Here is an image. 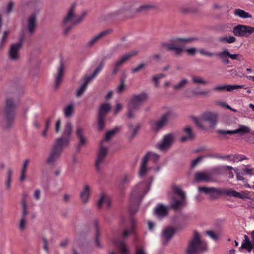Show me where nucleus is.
<instances>
[{
    "instance_id": "f257e3e1",
    "label": "nucleus",
    "mask_w": 254,
    "mask_h": 254,
    "mask_svg": "<svg viewBox=\"0 0 254 254\" xmlns=\"http://www.w3.org/2000/svg\"><path fill=\"white\" fill-rule=\"evenodd\" d=\"M146 162L141 160L138 176L140 178L148 177L147 180L141 182L135 185L132 189L130 195L129 211L131 213H136L139 204L145 195L149 191L153 177L150 175L151 168L148 167Z\"/></svg>"
},
{
    "instance_id": "f03ea898",
    "label": "nucleus",
    "mask_w": 254,
    "mask_h": 254,
    "mask_svg": "<svg viewBox=\"0 0 254 254\" xmlns=\"http://www.w3.org/2000/svg\"><path fill=\"white\" fill-rule=\"evenodd\" d=\"M192 120L195 126L201 129L206 128L205 122L207 123L209 127L213 128L217 123L218 114L214 112L206 111L202 113L199 118L192 117Z\"/></svg>"
},
{
    "instance_id": "7ed1b4c3",
    "label": "nucleus",
    "mask_w": 254,
    "mask_h": 254,
    "mask_svg": "<svg viewBox=\"0 0 254 254\" xmlns=\"http://www.w3.org/2000/svg\"><path fill=\"white\" fill-rule=\"evenodd\" d=\"M192 38H177L172 40L171 43H162L161 47L167 51H173L176 55H180L185 50L184 45L188 42L191 41Z\"/></svg>"
},
{
    "instance_id": "20e7f679",
    "label": "nucleus",
    "mask_w": 254,
    "mask_h": 254,
    "mask_svg": "<svg viewBox=\"0 0 254 254\" xmlns=\"http://www.w3.org/2000/svg\"><path fill=\"white\" fill-rule=\"evenodd\" d=\"M15 106L12 98H7L5 100V107L3 110V118L5 122V127H9L14 121Z\"/></svg>"
},
{
    "instance_id": "39448f33",
    "label": "nucleus",
    "mask_w": 254,
    "mask_h": 254,
    "mask_svg": "<svg viewBox=\"0 0 254 254\" xmlns=\"http://www.w3.org/2000/svg\"><path fill=\"white\" fill-rule=\"evenodd\" d=\"M206 247V242L201 239L200 235L197 233H194L186 252L188 254H194L205 250Z\"/></svg>"
},
{
    "instance_id": "423d86ee",
    "label": "nucleus",
    "mask_w": 254,
    "mask_h": 254,
    "mask_svg": "<svg viewBox=\"0 0 254 254\" xmlns=\"http://www.w3.org/2000/svg\"><path fill=\"white\" fill-rule=\"evenodd\" d=\"M173 196L171 206L174 209H179L186 204L185 192L178 186L172 187Z\"/></svg>"
},
{
    "instance_id": "0eeeda50",
    "label": "nucleus",
    "mask_w": 254,
    "mask_h": 254,
    "mask_svg": "<svg viewBox=\"0 0 254 254\" xmlns=\"http://www.w3.org/2000/svg\"><path fill=\"white\" fill-rule=\"evenodd\" d=\"M76 3H72L67 8L65 16H64V33L70 30L74 25L76 15L75 9Z\"/></svg>"
},
{
    "instance_id": "6e6552de",
    "label": "nucleus",
    "mask_w": 254,
    "mask_h": 254,
    "mask_svg": "<svg viewBox=\"0 0 254 254\" xmlns=\"http://www.w3.org/2000/svg\"><path fill=\"white\" fill-rule=\"evenodd\" d=\"M23 36L19 38V41L17 43L12 44L8 51V57L12 61H17L20 58L19 51L22 47Z\"/></svg>"
},
{
    "instance_id": "1a4fd4ad",
    "label": "nucleus",
    "mask_w": 254,
    "mask_h": 254,
    "mask_svg": "<svg viewBox=\"0 0 254 254\" xmlns=\"http://www.w3.org/2000/svg\"><path fill=\"white\" fill-rule=\"evenodd\" d=\"M174 116L175 115L172 111H169L167 112L161 116L159 120L151 123L152 128L155 130L160 129L164 127L168 122L174 118Z\"/></svg>"
},
{
    "instance_id": "9d476101",
    "label": "nucleus",
    "mask_w": 254,
    "mask_h": 254,
    "mask_svg": "<svg viewBox=\"0 0 254 254\" xmlns=\"http://www.w3.org/2000/svg\"><path fill=\"white\" fill-rule=\"evenodd\" d=\"M233 32L237 36L248 37L254 32V27L240 24L234 27Z\"/></svg>"
},
{
    "instance_id": "9b49d317",
    "label": "nucleus",
    "mask_w": 254,
    "mask_h": 254,
    "mask_svg": "<svg viewBox=\"0 0 254 254\" xmlns=\"http://www.w3.org/2000/svg\"><path fill=\"white\" fill-rule=\"evenodd\" d=\"M251 131V129L249 127L243 125H239L237 129L232 130L224 129H220L217 130V132L221 135H225L227 134L231 135L233 134H239L240 135H243L250 133Z\"/></svg>"
},
{
    "instance_id": "f8f14e48",
    "label": "nucleus",
    "mask_w": 254,
    "mask_h": 254,
    "mask_svg": "<svg viewBox=\"0 0 254 254\" xmlns=\"http://www.w3.org/2000/svg\"><path fill=\"white\" fill-rule=\"evenodd\" d=\"M107 152V148L105 147L104 145L100 144L95 161V167L97 171H99L101 169L102 165L104 163Z\"/></svg>"
},
{
    "instance_id": "ddd939ff",
    "label": "nucleus",
    "mask_w": 254,
    "mask_h": 254,
    "mask_svg": "<svg viewBox=\"0 0 254 254\" xmlns=\"http://www.w3.org/2000/svg\"><path fill=\"white\" fill-rule=\"evenodd\" d=\"M176 135L174 133H169L165 135L162 139V140L157 145V148L161 150L167 149L173 144Z\"/></svg>"
},
{
    "instance_id": "4468645a",
    "label": "nucleus",
    "mask_w": 254,
    "mask_h": 254,
    "mask_svg": "<svg viewBox=\"0 0 254 254\" xmlns=\"http://www.w3.org/2000/svg\"><path fill=\"white\" fill-rule=\"evenodd\" d=\"M148 98V94L143 92L139 94L133 95L128 103L130 104L131 107H133L134 106L139 109L141 104L147 100Z\"/></svg>"
},
{
    "instance_id": "2eb2a0df",
    "label": "nucleus",
    "mask_w": 254,
    "mask_h": 254,
    "mask_svg": "<svg viewBox=\"0 0 254 254\" xmlns=\"http://www.w3.org/2000/svg\"><path fill=\"white\" fill-rule=\"evenodd\" d=\"M250 193L251 192L248 190L242 191L241 192H239L233 189H225V195L244 199L250 198Z\"/></svg>"
},
{
    "instance_id": "dca6fc26",
    "label": "nucleus",
    "mask_w": 254,
    "mask_h": 254,
    "mask_svg": "<svg viewBox=\"0 0 254 254\" xmlns=\"http://www.w3.org/2000/svg\"><path fill=\"white\" fill-rule=\"evenodd\" d=\"M91 190L92 187L90 185L85 184L83 186L79 194L80 199L82 203L86 204L89 202Z\"/></svg>"
},
{
    "instance_id": "f3484780",
    "label": "nucleus",
    "mask_w": 254,
    "mask_h": 254,
    "mask_svg": "<svg viewBox=\"0 0 254 254\" xmlns=\"http://www.w3.org/2000/svg\"><path fill=\"white\" fill-rule=\"evenodd\" d=\"M198 190L200 192H203L205 194L214 196V195L224 194L225 193V189L199 187Z\"/></svg>"
},
{
    "instance_id": "a211bd4d",
    "label": "nucleus",
    "mask_w": 254,
    "mask_h": 254,
    "mask_svg": "<svg viewBox=\"0 0 254 254\" xmlns=\"http://www.w3.org/2000/svg\"><path fill=\"white\" fill-rule=\"evenodd\" d=\"M244 238L241 248L247 250L248 252H251L253 249L254 253V230L251 233V240L247 235H244Z\"/></svg>"
},
{
    "instance_id": "6ab92c4d",
    "label": "nucleus",
    "mask_w": 254,
    "mask_h": 254,
    "mask_svg": "<svg viewBox=\"0 0 254 254\" xmlns=\"http://www.w3.org/2000/svg\"><path fill=\"white\" fill-rule=\"evenodd\" d=\"M176 229L172 227H166L162 232L161 238L164 244H167L174 235Z\"/></svg>"
},
{
    "instance_id": "aec40b11",
    "label": "nucleus",
    "mask_w": 254,
    "mask_h": 254,
    "mask_svg": "<svg viewBox=\"0 0 254 254\" xmlns=\"http://www.w3.org/2000/svg\"><path fill=\"white\" fill-rule=\"evenodd\" d=\"M138 51L136 50H134L128 52L127 53H126L116 61V66L117 67H119L125 62L129 60L132 57L136 56L138 54Z\"/></svg>"
},
{
    "instance_id": "412c9836",
    "label": "nucleus",
    "mask_w": 254,
    "mask_h": 254,
    "mask_svg": "<svg viewBox=\"0 0 254 254\" xmlns=\"http://www.w3.org/2000/svg\"><path fill=\"white\" fill-rule=\"evenodd\" d=\"M26 22L28 32L32 35L34 32L37 25L36 15L35 13L31 14L27 18Z\"/></svg>"
},
{
    "instance_id": "4be33fe9",
    "label": "nucleus",
    "mask_w": 254,
    "mask_h": 254,
    "mask_svg": "<svg viewBox=\"0 0 254 254\" xmlns=\"http://www.w3.org/2000/svg\"><path fill=\"white\" fill-rule=\"evenodd\" d=\"M111 30H108L102 31L98 34L93 36L91 39H90L86 44V46L87 47H91L93 46L98 41L105 37L106 35L110 33Z\"/></svg>"
},
{
    "instance_id": "5701e85b",
    "label": "nucleus",
    "mask_w": 254,
    "mask_h": 254,
    "mask_svg": "<svg viewBox=\"0 0 254 254\" xmlns=\"http://www.w3.org/2000/svg\"><path fill=\"white\" fill-rule=\"evenodd\" d=\"M64 76V65L61 63L58 67L57 74L55 75V82L54 84L55 89H57L60 85Z\"/></svg>"
},
{
    "instance_id": "b1692460",
    "label": "nucleus",
    "mask_w": 254,
    "mask_h": 254,
    "mask_svg": "<svg viewBox=\"0 0 254 254\" xmlns=\"http://www.w3.org/2000/svg\"><path fill=\"white\" fill-rule=\"evenodd\" d=\"M194 178L195 180L198 182H210L212 181L211 175L205 172L195 173Z\"/></svg>"
},
{
    "instance_id": "393cba45",
    "label": "nucleus",
    "mask_w": 254,
    "mask_h": 254,
    "mask_svg": "<svg viewBox=\"0 0 254 254\" xmlns=\"http://www.w3.org/2000/svg\"><path fill=\"white\" fill-rule=\"evenodd\" d=\"M112 243L116 247L119 252L121 254H128L129 253V249L126 246L125 243L123 241H117V240L114 239L112 241Z\"/></svg>"
},
{
    "instance_id": "a878e982",
    "label": "nucleus",
    "mask_w": 254,
    "mask_h": 254,
    "mask_svg": "<svg viewBox=\"0 0 254 254\" xmlns=\"http://www.w3.org/2000/svg\"><path fill=\"white\" fill-rule=\"evenodd\" d=\"M159 158L160 156L157 154L153 152H148L142 158V160L147 163L149 161H152L155 163L159 160Z\"/></svg>"
},
{
    "instance_id": "bb28decb",
    "label": "nucleus",
    "mask_w": 254,
    "mask_h": 254,
    "mask_svg": "<svg viewBox=\"0 0 254 254\" xmlns=\"http://www.w3.org/2000/svg\"><path fill=\"white\" fill-rule=\"evenodd\" d=\"M167 207L162 204H158L154 209V214L158 217H163L167 214Z\"/></svg>"
},
{
    "instance_id": "cd10ccee",
    "label": "nucleus",
    "mask_w": 254,
    "mask_h": 254,
    "mask_svg": "<svg viewBox=\"0 0 254 254\" xmlns=\"http://www.w3.org/2000/svg\"><path fill=\"white\" fill-rule=\"evenodd\" d=\"M64 148V137L61 136L56 139L55 143L52 148V150H55L59 153H62Z\"/></svg>"
},
{
    "instance_id": "c85d7f7f",
    "label": "nucleus",
    "mask_w": 254,
    "mask_h": 254,
    "mask_svg": "<svg viewBox=\"0 0 254 254\" xmlns=\"http://www.w3.org/2000/svg\"><path fill=\"white\" fill-rule=\"evenodd\" d=\"M61 155V153L52 149L46 162L48 164H53L60 158Z\"/></svg>"
},
{
    "instance_id": "c756f323",
    "label": "nucleus",
    "mask_w": 254,
    "mask_h": 254,
    "mask_svg": "<svg viewBox=\"0 0 254 254\" xmlns=\"http://www.w3.org/2000/svg\"><path fill=\"white\" fill-rule=\"evenodd\" d=\"M217 56L225 64H228L230 63V61L228 59L229 57V51L228 49H225L223 51L219 52L216 54Z\"/></svg>"
},
{
    "instance_id": "7c9ffc66",
    "label": "nucleus",
    "mask_w": 254,
    "mask_h": 254,
    "mask_svg": "<svg viewBox=\"0 0 254 254\" xmlns=\"http://www.w3.org/2000/svg\"><path fill=\"white\" fill-rule=\"evenodd\" d=\"M183 132L185 134L181 137V141L183 142L191 139L193 137V134L191 131V129L189 127H185Z\"/></svg>"
},
{
    "instance_id": "2f4dec72",
    "label": "nucleus",
    "mask_w": 254,
    "mask_h": 254,
    "mask_svg": "<svg viewBox=\"0 0 254 254\" xmlns=\"http://www.w3.org/2000/svg\"><path fill=\"white\" fill-rule=\"evenodd\" d=\"M76 133L79 139V145H84L86 142V139L83 136V129L81 127H78L76 129Z\"/></svg>"
},
{
    "instance_id": "473e14b6",
    "label": "nucleus",
    "mask_w": 254,
    "mask_h": 254,
    "mask_svg": "<svg viewBox=\"0 0 254 254\" xmlns=\"http://www.w3.org/2000/svg\"><path fill=\"white\" fill-rule=\"evenodd\" d=\"M74 107L75 106L72 103L67 104L64 108V116L67 118L72 117L74 113Z\"/></svg>"
},
{
    "instance_id": "72a5a7b5",
    "label": "nucleus",
    "mask_w": 254,
    "mask_h": 254,
    "mask_svg": "<svg viewBox=\"0 0 254 254\" xmlns=\"http://www.w3.org/2000/svg\"><path fill=\"white\" fill-rule=\"evenodd\" d=\"M90 82V79L85 77L83 83L79 86L76 91V94L77 96L79 97L84 93Z\"/></svg>"
},
{
    "instance_id": "f704fd0d",
    "label": "nucleus",
    "mask_w": 254,
    "mask_h": 254,
    "mask_svg": "<svg viewBox=\"0 0 254 254\" xmlns=\"http://www.w3.org/2000/svg\"><path fill=\"white\" fill-rule=\"evenodd\" d=\"M119 128L118 127H116L113 129H111L108 131L105 136V138L101 141L100 144H102L104 145V143L110 140L115 134V133L119 130Z\"/></svg>"
},
{
    "instance_id": "c9c22d12",
    "label": "nucleus",
    "mask_w": 254,
    "mask_h": 254,
    "mask_svg": "<svg viewBox=\"0 0 254 254\" xmlns=\"http://www.w3.org/2000/svg\"><path fill=\"white\" fill-rule=\"evenodd\" d=\"M111 106L109 103H104L100 105L99 111V115L105 117V115L110 111Z\"/></svg>"
},
{
    "instance_id": "e433bc0d",
    "label": "nucleus",
    "mask_w": 254,
    "mask_h": 254,
    "mask_svg": "<svg viewBox=\"0 0 254 254\" xmlns=\"http://www.w3.org/2000/svg\"><path fill=\"white\" fill-rule=\"evenodd\" d=\"M189 80L186 78H183L176 84L173 85V88L175 90L182 89L188 84Z\"/></svg>"
},
{
    "instance_id": "4c0bfd02",
    "label": "nucleus",
    "mask_w": 254,
    "mask_h": 254,
    "mask_svg": "<svg viewBox=\"0 0 254 254\" xmlns=\"http://www.w3.org/2000/svg\"><path fill=\"white\" fill-rule=\"evenodd\" d=\"M72 131V126L71 123H68L65 128H64V144L70 139Z\"/></svg>"
},
{
    "instance_id": "58836bf2",
    "label": "nucleus",
    "mask_w": 254,
    "mask_h": 254,
    "mask_svg": "<svg viewBox=\"0 0 254 254\" xmlns=\"http://www.w3.org/2000/svg\"><path fill=\"white\" fill-rule=\"evenodd\" d=\"M139 108L136 106L131 107L130 104H127V116L130 119H133L135 117L136 111Z\"/></svg>"
},
{
    "instance_id": "ea45409f",
    "label": "nucleus",
    "mask_w": 254,
    "mask_h": 254,
    "mask_svg": "<svg viewBox=\"0 0 254 254\" xmlns=\"http://www.w3.org/2000/svg\"><path fill=\"white\" fill-rule=\"evenodd\" d=\"M191 81L194 84L202 85H205L208 83L207 81L204 79L203 78L197 76H192Z\"/></svg>"
},
{
    "instance_id": "a19ab883",
    "label": "nucleus",
    "mask_w": 254,
    "mask_h": 254,
    "mask_svg": "<svg viewBox=\"0 0 254 254\" xmlns=\"http://www.w3.org/2000/svg\"><path fill=\"white\" fill-rule=\"evenodd\" d=\"M87 14V12L86 11H83L81 13L77 15H76V18L74 21V25L82 22L86 17Z\"/></svg>"
},
{
    "instance_id": "79ce46f5",
    "label": "nucleus",
    "mask_w": 254,
    "mask_h": 254,
    "mask_svg": "<svg viewBox=\"0 0 254 254\" xmlns=\"http://www.w3.org/2000/svg\"><path fill=\"white\" fill-rule=\"evenodd\" d=\"M234 14L236 16L243 18H251L252 17L249 13L240 9L236 10L234 12Z\"/></svg>"
},
{
    "instance_id": "37998d69",
    "label": "nucleus",
    "mask_w": 254,
    "mask_h": 254,
    "mask_svg": "<svg viewBox=\"0 0 254 254\" xmlns=\"http://www.w3.org/2000/svg\"><path fill=\"white\" fill-rule=\"evenodd\" d=\"M128 127L130 131L131 137H133L137 133L138 131L140 128V126L139 124L135 125L133 127L131 124H129Z\"/></svg>"
},
{
    "instance_id": "c03bdc74",
    "label": "nucleus",
    "mask_w": 254,
    "mask_h": 254,
    "mask_svg": "<svg viewBox=\"0 0 254 254\" xmlns=\"http://www.w3.org/2000/svg\"><path fill=\"white\" fill-rule=\"evenodd\" d=\"M21 205H22V209L21 218H27V215L28 214L27 206L26 204L25 199L24 198H23L21 201Z\"/></svg>"
},
{
    "instance_id": "a18cd8bd",
    "label": "nucleus",
    "mask_w": 254,
    "mask_h": 254,
    "mask_svg": "<svg viewBox=\"0 0 254 254\" xmlns=\"http://www.w3.org/2000/svg\"><path fill=\"white\" fill-rule=\"evenodd\" d=\"M155 7V5L151 3H144L141 5L138 8L140 11H146Z\"/></svg>"
},
{
    "instance_id": "49530a36",
    "label": "nucleus",
    "mask_w": 254,
    "mask_h": 254,
    "mask_svg": "<svg viewBox=\"0 0 254 254\" xmlns=\"http://www.w3.org/2000/svg\"><path fill=\"white\" fill-rule=\"evenodd\" d=\"M236 40V38L233 36H226L221 37L219 39V41L222 42L227 43H233Z\"/></svg>"
},
{
    "instance_id": "de8ad7c7",
    "label": "nucleus",
    "mask_w": 254,
    "mask_h": 254,
    "mask_svg": "<svg viewBox=\"0 0 254 254\" xmlns=\"http://www.w3.org/2000/svg\"><path fill=\"white\" fill-rule=\"evenodd\" d=\"M103 68L102 65H100L98 67H97L94 70L93 73L91 76L85 77L87 79H90V81H91L93 78H94L101 71Z\"/></svg>"
},
{
    "instance_id": "09e8293b",
    "label": "nucleus",
    "mask_w": 254,
    "mask_h": 254,
    "mask_svg": "<svg viewBox=\"0 0 254 254\" xmlns=\"http://www.w3.org/2000/svg\"><path fill=\"white\" fill-rule=\"evenodd\" d=\"M27 223V218H21L18 227L20 231H23L26 228Z\"/></svg>"
},
{
    "instance_id": "8fccbe9b",
    "label": "nucleus",
    "mask_w": 254,
    "mask_h": 254,
    "mask_svg": "<svg viewBox=\"0 0 254 254\" xmlns=\"http://www.w3.org/2000/svg\"><path fill=\"white\" fill-rule=\"evenodd\" d=\"M244 85H227V91L232 92L235 90L244 88Z\"/></svg>"
},
{
    "instance_id": "3c124183",
    "label": "nucleus",
    "mask_w": 254,
    "mask_h": 254,
    "mask_svg": "<svg viewBox=\"0 0 254 254\" xmlns=\"http://www.w3.org/2000/svg\"><path fill=\"white\" fill-rule=\"evenodd\" d=\"M209 92L206 90H199L198 88H197L195 90L193 91V94L195 96H206L208 95Z\"/></svg>"
},
{
    "instance_id": "603ef678",
    "label": "nucleus",
    "mask_w": 254,
    "mask_h": 254,
    "mask_svg": "<svg viewBox=\"0 0 254 254\" xmlns=\"http://www.w3.org/2000/svg\"><path fill=\"white\" fill-rule=\"evenodd\" d=\"M105 117L98 115V127L99 130H102L104 127Z\"/></svg>"
},
{
    "instance_id": "864d4df0",
    "label": "nucleus",
    "mask_w": 254,
    "mask_h": 254,
    "mask_svg": "<svg viewBox=\"0 0 254 254\" xmlns=\"http://www.w3.org/2000/svg\"><path fill=\"white\" fill-rule=\"evenodd\" d=\"M11 174H12V170L9 169L8 171V174H7V179H6V190H9L10 188Z\"/></svg>"
},
{
    "instance_id": "5fc2aeb1",
    "label": "nucleus",
    "mask_w": 254,
    "mask_h": 254,
    "mask_svg": "<svg viewBox=\"0 0 254 254\" xmlns=\"http://www.w3.org/2000/svg\"><path fill=\"white\" fill-rule=\"evenodd\" d=\"M105 198V195L104 193H101L99 195V199L97 201V205L99 208H101L103 204L104 203Z\"/></svg>"
},
{
    "instance_id": "6e6d98bb",
    "label": "nucleus",
    "mask_w": 254,
    "mask_h": 254,
    "mask_svg": "<svg viewBox=\"0 0 254 254\" xmlns=\"http://www.w3.org/2000/svg\"><path fill=\"white\" fill-rule=\"evenodd\" d=\"M213 90L217 91H227V84L217 85L213 88Z\"/></svg>"
},
{
    "instance_id": "4d7b16f0",
    "label": "nucleus",
    "mask_w": 254,
    "mask_h": 254,
    "mask_svg": "<svg viewBox=\"0 0 254 254\" xmlns=\"http://www.w3.org/2000/svg\"><path fill=\"white\" fill-rule=\"evenodd\" d=\"M243 174L244 175H254V168H250L247 167L243 169Z\"/></svg>"
},
{
    "instance_id": "13d9d810",
    "label": "nucleus",
    "mask_w": 254,
    "mask_h": 254,
    "mask_svg": "<svg viewBox=\"0 0 254 254\" xmlns=\"http://www.w3.org/2000/svg\"><path fill=\"white\" fill-rule=\"evenodd\" d=\"M233 162L243 161L246 159V157L243 155H234Z\"/></svg>"
},
{
    "instance_id": "bf43d9fd",
    "label": "nucleus",
    "mask_w": 254,
    "mask_h": 254,
    "mask_svg": "<svg viewBox=\"0 0 254 254\" xmlns=\"http://www.w3.org/2000/svg\"><path fill=\"white\" fill-rule=\"evenodd\" d=\"M219 158L223 159V160H228L231 162H233L234 160V155H224V156H220L218 157Z\"/></svg>"
},
{
    "instance_id": "052dcab7",
    "label": "nucleus",
    "mask_w": 254,
    "mask_h": 254,
    "mask_svg": "<svg viewBox=\"0 0 254 254\" xmlns=\"http://www.w3.org/2000/svg\"><path fill=\"white\" fill-rule=\"evenodd\" d=\"M144 66L145 65L144 64H141L136 67L132 68L131 71L133 73H134L142 69Z\"/></svg>"
},
{
    "instance_id": "680f3d73",
    "label": "nucleus",
    "mask_w": 254,
    "mask_h": 254,
    "mask_svg": "<svg viewBox=\"0 0 254 254\" xmlns=\"http://www.w3.org/2000/svg\"><path fill=\"white\" fill-rule=\"evenodd\" d=\"M135 254H147L146 250L143 247H140L136 249Z\"/></svg>"
},
{
    "instance_id": "e2e57ef3",
    "label": "nucleus",
    "mask_w": 254,
    "mask_h": 254,
    "mask_svg": "<svg viewBox=\"0 0 254 254\" xmlns=\"http://www.w3.org/2000/svg\"><path fill=\"white\" fill-rule=\"evenodd\" d=\"M123 108V105L119 102H116L115 108L114 110V114L116 115L120 112Z\"/></svg>"
},
{
    "instance_id": "0e129e2a",
    "label": "nucleus",
    "mask_w": 254,
    "mask_h": 254,
    "mask_svg": "<svg viewBox=\"0 0 254 254\" xmlns=\"http://www.w3.org/2000/svg\"><path fill=\"white\" fill-rule=\"evenodd\" d=\"M229 57L233 60H237L240 61V58H242V56L240 54H231L229 52Z\"/></svg>"
},
{
    "instance_id": "69168bd1",
    "label": "nucleus",
    "mask_w": 254,
    "mask_h": 254,
    "mask_svg": "<svg viewBox=\"0 0 254 254\" xmlns=\"http://www.w3.org/2000/svg\"><path fill=\"white\" fill-rule=\"evenodd\" d=\"M134 232L133 227H131L129 230H125L123 232V236L124 237H127L129 235L132 234Z\"/></svg>"
},
{
    "instance_id": "338daca9",
    "label": "nucleus",
    "mask_w": 254,
    "mask_h": 254,
    "mask_svg": "<svg viewBox=\"0 0 254 254\" xmlns=\"http://www.w3.org/2000/svg\"><path fill=\"white\" fill-rule=\"evenodd\" d=\"M61 126V120L60 119L58 120L55 124V130L56 133H58L60 131V127Z\"/></svg>"
},
{
    "instance_id": "774afa93",
    "label": "nucleus",
    "mask_w": 254,
    "mask_h": 254,
    "mask_svg": "<svg viewBox=\"0 0 254 254\" xmlns=\"http://www.w3.org/2000/svg\"><path fill=\"white\" fill-rule=\"evenodd\" d=\"M125 88V85L123 81H122L120 84L117 87V91L118 93L122 92Z\"/></svg>"
}]
</instances>
